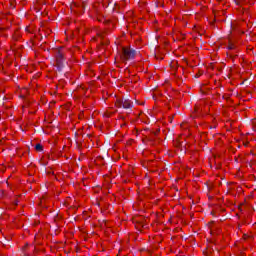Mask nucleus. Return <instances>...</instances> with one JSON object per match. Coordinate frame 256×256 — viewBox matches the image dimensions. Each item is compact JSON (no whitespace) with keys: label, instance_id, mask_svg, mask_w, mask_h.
<instances>
[{"label":"nucleus","instance_id":"nucleus-1","mask_svg":"<svg viewBox=\"0 0 256 256\" xmlns=\"http://www.w3.org/2000/svg\"><path fill=\"white\" fill-rule=\"evenodd\" d=\"M135 50L131 47H123L120 53V61L122 63H127V61H131V59H135Z\"/></svg>","mask_w":256,"mask_h":256},{"label":"nucleus","instance_id":"nucleus-2","mask_svg":"<svg viewBox=\"0 0 256 256\" xmlns=\"http://www.w3.org/2000/svg\"><path fill=\"white\" fill-rule=\"evenodd\" d=\"M131 105H133V103L129 99H117L115 102V107H118V109H120L121 107H123V109H130Z\"/></svg>","mask_w":256,"mask_h":256},{"label":"nucleus","instance_id":"nucleus-3","mask_svg":"<svg viewBox=\"0 0 256 256\" xmlns=\"http://www.w3.org/2000/svg\"><path fill=\"white\" fill-rule=\"evenodd\" d=\"M235 43H233L231 40H229V43H228V49L231 51L233 49H235Z\"/></svg>","mask_w":256,"mask_h":256},{"label":"nucleus","instance_id":"nucleus-4","mask_svg":"<svg viewBox=\"0 0 256 256\" xmlns=\"http://www.w3.org/2000/svg\"><path fill=\"white\" fill-rule=\"evenodd\" d=\"M236 5H245L247 0H235Z\"/></svg>","mask_w":256,"mask_h":256},{"label":"nucleus","instance_id":"nucleus-5","mask_svg":"<svg viewBox=\"0 0 256 256\" xmlns=\"http://www.w3.org/2000/svg\"><path fill=\"white\" fill-rule=\"evenodd\" d=\"M22 93V97H25V95H27V93H29V90H27V88H24L21 90Z\"/></svg>","mask_w":256,"mask_h":256},{"label":"nucleus","instance_id":"nucleus-6","mask_svg":"<svg viewBox=\"0 0 256 256\" xmlns=\"http://www.w3.org/2000/svg\"><path fill=\"white\" fill-rule=\"evenodd\" d=\"M35 149L37 151H43V146L41 144H36Z\"/></svg>","mask_w":256,"mask_h":256}]
</instances>
